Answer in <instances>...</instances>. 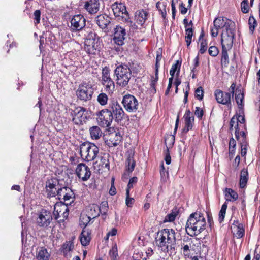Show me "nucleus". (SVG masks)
<instances>
[{"label": "nucleus", "mask_w": 260, "mask_h": 260, "mask_svg": "<svg viewBox=\"0 0 260 260\" xmlns=\"http://www.w3.org/2000/svg\"><path fill=\"white\" fill-rule=\"evenodd\" d=\"M111 8L116 17H121L123 21H128L129 14L124 4L116 2L112 4Z\"/></svg>", "instance_id": "obj_15"}, {"label": "nucleus", "mask_w": 260, "mask_h": 260, "mask_svg": "<svg viewBox=\"0 0 260 260\" xmlns=\"http://www.w3.org/2000/svg\"><path fill=\"white\" fill-rule=\"evenodd\" d=\"M126 30L121 26L117 25L114 29L113 40L114 42L118 46H122L125 39Z\"/></svg>", "instance_id": "obj_19"}, {"label": "nucleus", "mask_w": 260, "mask_h": 260, "mask_svg": "<svg viewBox=\"0 0 260 260\" xmlns=\"http://www.w3.org/2000/svg\"><path fill=\"white\" fill-rule=\"evenodd\" d=\"M236 237L237 238H242L244 235V233H245V230L243 228V225L242 224H238V225H236Z\"/></svg>", "instance_id": "obj_42"}, {"label": "nucleus", "mask_w": 260, "mask_h": 260, "mask_svg": "<svg viewBox=\"0 0 260 260\" xmlns=\"http://www.w3.org/2000/svg\"><path fill=\"white\" fill-rule=\"evenodd\" d=\"M74 248V244L72 241H68L64 243L61 247V252L63 253L64 256H68V253L72 251Z\"/></svg>", "instance_id": "obj_37"}, {"label": "nucleus", "mask_w": 260, "mask_h": 260, "mask_svg": "<svg viewBox=\"0 0 260 260\" xmlns=\"http://www.w3.org/2000/svg\"><path fill=\"white\" fill-rule=\"evenodd\" d=\"M135 166L136 162L134 158V156L129 154L126 160V170L128 172L132 173L134 171Z\"/></svg>", "instance_id": "obj_35"}, {"label": "nucleus", "mask_w": 260, "mask_h": 260, "mask_svg": "<svg viewBox=\"0 0 260 260\" xmlns=\"http://www.w3.org/2000/svg\"><path fill=\"white\" fill-rule=\"evenodd\" d=\"M148 12L146 10L141 9L135 13V19L138 24L142 26L148 18Z\"/></svg>", "instance_id": "obj_26"}, {"label": "nucleus", "mask_w": 260, "mask_h": 260, "mask_svg": "<svg viewBox=\"0 0 260 260\" xmlns=\"http://www.w3.org/2000/svg\"><path fill=\"white\" fill-rule=\"evenodd\" d=\"M84 8L90 14H95L99 10L98 0H89L85 2Z\"/></svg>", "instance_id": "obj_27"}, {"label": "nucleus", "mask_w": 260, "mask_h": 260, "mask_svg": "<svg viewBox=\"0 0 260 260\" xmlns=\"http://www.w3.org/2000/svg\"><path fill=\"white\" fill-rule=\"evenodd\" d=\"M97 121L99 125L103 127H109L113 121L111 113L106 108L96 113Z\"/></svg>", "instance_id": "obj_13"}, {"label": "nucleus", "mask_w": 260, "mask_h": 260, "mask_svg": "<svg viewBox=\"0 0 260 260\" xmlns=\"http://www.w3.org/2000/svg\"><path fill=\"white\" fill-rule=\"evenodd\" d=\"M166 6H167L166 3H163L162 4V9H161V10H159V13L161 14L162 17L164 20L166 19V17L167 16Z\"/></svg>", "instance_id": "obj_59"}, {"label": "nucleus", "mask_w": 260, "mask_h": 260, "mask_svg": "<svg viewBox=\"0 0 260 260\" xmlns=\"http://www.w3.org/2000/svg\"><path fill=\"white\" fill-rule=\"evenodd\" d=\"M236 117V119H237V122H240L241 123H244L245 122V118H244V116L243 115H235Z\"/></svg>", "instance_id": "obj_64"}, {"label": "nucleus", "mask_w": 260, "mask_h": 260, "mask_svg": "<svg viewBox=\"0 0 260 260\" xmlns=\"http://www.w3.org/2000/svg\"><path fill=\"white\" fill-rule=\"evenodd\" d=\"M57 198L61 201L63 200L64 203L71 205L75 200V194L73 190L67 186L60 185L56 192Z\"/></svg>", "instance_id": "obj_9"}, {"label": "nucleus", "mask_w": 260, "mask_h": 260, "mask_svg": "<svg viewBox=\"0 0 260 260\" xmlns=\"http://www.w3.org/2000/svg\"><path fill=\"white\" fill-rule=\"evenodd\" d=\"M169 138H170L171 140L172 141L171 144H170V146H171L174 144L175 138H174V136H170L169 137V138H168V139H165L166 145H167L166 141ZM164 153L165 154V159L166 163L167 164L169 165V164H170L171 163V156H170V153H169V147H168V146L167 145H166V150H165L164 151Z\"/></svg>", "instance_id": "obj_36"}, {"label": "nucleus", "mask_w": 260, "mask_h": 260, "mask_svg": "<svg viewBox=\"0 0 260 260\" xmlns=\"http://www.w3.org/2000/svg\"><path fill=\"white\" fill-rule=\"evenodd\" d=\"M175 232L172 229H164L157 233L156 242L160 250L169 255L175 254L176 238Z\"/></svg>", "instance_id": "obj_1"}, {"label": "nucleus", "mask_w": 260, "mask_h": 260, "mask_svg": "<svg viewBox=\"0 0 260 260\" xmlns=\"http://www.w3.org/2000/svg\"><path fill=\"white\" fill-rule=\"evenodd\" d=\"M214 27L212 28L211 34L213 37H217L218 34V30L222 29V30H227L235 27L234 22L228 19L226 17H219L215 19L213 22Z\"/></svg>", "instance_id": "obj_5"}, {"label": "nucleus", "mask_w": 260, "mask_h": 260, "mask_svg": "<svg viewBox=\"0 0 260 260\" xmlns=\"http://www.w3.org/2000/svg\"><path fill=\"white\" fill-rule=\"evenodd\" d=\"M181 64V62L179 60H177L176 63L172 66L171 70L175 72L177 71L178 73L180 71Z\"/></svg>", "instance_id": "obj_58"}, {"label": "nucleus", "mask_w": 260, "mask_h": 260, "mask_svg": "<svg viewBox=\"0 0 260 260\" xmlns=\"http://www.w3.org/2000/svg\"><path fill=\"white\" fill-rule=\"evenodd\" d=\"M204 114V111L201 108L199 107H196V110L194 111V115L198 118L199 120L202 119L203 116Z\"/></svg>", "instance_id": "obj_50"}, {"label": "nucleus", "mask_w": 260, "mask_h": 260, "mask_svg": "<svg viewBox=\"0 0 260 260\" xmlns=\"http://www.w3.org/2000/svg\"><path fill=\"white\" fill-rule=\"evenodd\" d=\"M206 226V222L203 215L200 212L191 214L185 225L186 233L191 236L202 233Z\"/></svg>", "instance_id": "obj_2"}, {"label": "nucleus", "mask_w": 260, "mask_h": 260, "mask_svg": "<svg viewBox=\"0 0 260 260\" xmlns=\"http://www.w3.org/2000/svg\"><path fill=\"white\" fill-rule=\"evenodd\" d=\"M126 205L128 207H131L134 202V199L129 197V191L128 189H126Z\"/></svg>", "instance_id": "obj_54"}, {"label": "nucleus", "mask_w": 260, "mask_h": 260, "mask_svg": "<svg viewBox=\"0 0 260 260\" xmlns=\"http://www.w3.org/2000/svg\"><path fill=\"white\" fill-rule=\"evenodd\" d=\"M77 176L83 181H87L91 176L90 168L85 164H78L76 169Z\"/></svg>", "instance_id": "obj_21"}, {"label": "nucleus", "mask_w": 260, "mask_h": 260, "mask_svg": "<svg viewBox=\"0 0 260 260\" xmlns=\"http://www.w3.org/2000/svg\"><path fill=\"white\" fill-rule=\"evenodd\" d=\"M179 10H180V13L182 14H186L187 11V9L186 7H185L184 5L183 4V3H181L179 5Z\"/></svg>", "instance_id": "obj_62"}, {"label": "nucleus", "mask_w": 260, "mask_h": 260, "mask_svg": "<svg viewBox=\"0 0 260 260\" xmlns=\"http://www.w3.org/2000/svg\"><path fill=\"white\" fill-rule=\"evenodd\" d=\"M117 230L115 228H113L107 234V239H108L110 236H115L117 234Z\"/></svg>", "instance_id": "obj_63"}, {"label": "nucleus", "mask_w": 260, "mask_h": 260, "mask_svg": "<svg viewBox=\"0 0 260 260\" xmlns=\"http://www.w3.org/2000/svg\"><path fill=\"white\" fill-rule=\"evenodd\" d=\"M71 27L73 30L79 31L85 26L86 19L82 15H74L71 20Z\"/></svg>", "instance_id": "obj_22"}, {"label": "nucleus", "mask_w": 260, "mask_h": 260, "mask_svg": "<svg viewBox=\"0 0 260 260\" xmlns=\"http://www.w3.org/2000/svg\"><path fill=\"white\" fill-rule=\"evenodd\" d=\"M122 137L119 132H115L112 134L110 138L106 141V144L109 147H115L118 145L121 142Z\"/></svg>", "instance_id": "obj_28"}, {"label": "nucleus", "mask_w": 260, "mask_h": 260, "mask_svg": "<svg viewBox=\"0 0 260 260\" xmlns=\"http://www.w3.org/2000/svg\"><path fill=\"white\" fill-rule=\"evenodd\" d=\"M122 104L126 111L129 113L136 112L139 107V102L136 97L129 94L123 96Z\"/></svg>", "instance_id": "obj_11"}, {"label": "nucleus", "mask_w": 260, "mask_h": 260, "mask_svg": "<svg viewBox=\"0 0 260 260\" xmlns=\"http://www.w3.org/2000/svg\"><path fill=\"white\" fill-rule=\"evenodd\" d=\"M101 84L105 88V91L109 94L113 93L115 89V84L110 77V69L105 67L102 69Z\"/></svg>", "instance_id": "obj_8"}, {"label": "nucleus", "mask_w": 260, "mask_h": 260, "mask_svg": "<svg viewBox=\"0 0 260 260\" xmlns=\"http://www.w3.org/2000/svg\"><path fill=\"white\" fill-rule=\"evenodd\" d=\"M100 165L102 168H106L108 170L110 169V163L108 159L105 157H102L100 160Z\"/></svg>", "instance_id": "obj_46"}, {"label": "nucleus", "mask_w": 260, "mask_h": 260, "mask_svg": "<svg viewBox=\"0 0 260 260\" xmlns=\"http://www.w3.org/2000/svg\"><path fill=\"white\" fill-rule=\"evenodd\" d=\"M87 39L85 42V50L90 54H95L99 47V37L94 34V37Z\"/></svg>", "instance_id": "obj_17"}, {"label": "nucleus", "mask_w": 260, "mask_h": 260, "mask_svg": "<svg viewBox=\"0 0 260 260\" xmlns=\"http://www.w3.org/2000/svg\"><path fill=\"white\" fill-rule=\"evenodd\" d=\"M183 118L185 121V126L182 129V133L186 134L192 128L194 118L189 109L186 110Z\"/></svg>", "instance_id": "obj_24"}, {"label": "nucleus", "mask_w": 260, "mask_h": 260, "mask_svg": "<svg viewBox=\"0 0 260 260\" xmlns=\"http://www.w3.org/2000/svg\"><path fill=\"white\" fill-rule=\"evenodd\" d=\"M108 96L106 93L101 92L97 97V101L101 106H105L107 104Z\"/></svg>", "instance_id": "obj_39"}, {"label": "nucleus", "mask_w": 260, "mask_h": 260, "mask_svg": "<svg viewBox=\"0 0 260 260\" xmlns=\"http://www.w3.org/2000/svg\"><path fill=\"white\" fill-rule=\"evenodd\" d=\"M114 74L118 85L121 87L127 86L132 78V71L127 65L124 64L117 66L114 70Z\"/></svg>", "instance_id": "obj_4"}, {"label": "nucleus", "mask_w": 260, "mask_h": 260, "mask_svg": "<svg viewBox=\"0 0 260 260\" xmlns=\"http://www.w3.org/2000/svg\"><path fill=\"white\" fill-rule=\"evenodd\" d=\"M177 212L172 211V212L171 213L168 214L165 217L164 221L165 222H172V221H173L175 220V218H176V217L177 216Z\"/></svg>", "instance_id": "obj_47"}, {"label": "nucleus", "mask_w": 260, "mask_h": 260, "mask_svg": "<svg viewBox=\"0 0 260 260\" xmlns=\"http://www.w3.org/2000/svg\"><path fill=\"white\" fill-rule=\"evenodd\" d=\"M248 24L249 25V30L252 33L253 32L255 27H256L257 23L256 21L253 16H251L249 18Z\"/></svg>", "instance_id": "obj_44"}, {"label": "nucleus", "mask_w": 260, "mask_h": 260, "mask_svg": "<svg viewBox=\"0 0 260 260\" xmlns=\"http://www.w3.org/2000/svg\"><path fill=\"white\" fill-rule=\"evenodd\" d=\"M207 49V43L206 40L202 39L201 41L200 53L203 54L205 52Z\"/></svg>", "instance_id": "obj_51"}, {"label": "nucleus", "mask_w": 260, "mask_h": 260, "mask_svg": "<svg viewBox=\"0 0 260 260\" xmlns=\"http://www.w3.org/2000/svg\"><path fill=\"white\" fill-rule=\"evenodd\" d=\"M67 203H62L61 201L60 203H56L54 207L53 216L55 220L58 219L60 217L62 216V219H60L59 222H63L69 216V208Z\"/></svg>", "instance_id": "obj_12"}, {"label": "nucleus", "mask_w": 260, "mask_h": 260, "mask_svg": "<svg viewBox=\"0 0 260 260\" xmlns=\"http://www.w3.org/2000/svg\"><path fill=\"white\" fill-rule=\"evenodd\" d=\"M160 174L161 175V180L163 181H166L167 178H168L169 173L168 171H166L165 170L163 163H162L161 165V170L160 171Z\"/></svg>", "instance_id": "obj_48"}, {"label": "nucleus", "mask_w": 260, "mask_h": 260, "mask_svg": "<svg viewBox=\"0 0 260 260\" xmlns=\"http://www.w3.org/2000/svg\"><path fill=\"white\" fill-rule=\"evenodd\" d=\"M94 92L91 85L84 82L80 84L76 91V95L78 99L83 101H88L91 100Z\"/></svg>", "instance_id": "obj_7"}, {"label": "nucleus", "mask_w": 260, "mask_h": 260, "mask_svg": "<svg viewBox=\"0 0 260 260\" xmlns=\"http://www.w3.org/2000/svg\"><path fill=\"white\" fill-rule=\"evenodd\" d=\"M230 49H222L221 56V64L224 66H226L229 63V59L228 53V50Z\"/></svg>", "instance_id": "obj_41"}, {"label": "nucleus", "mask_w": 260, "mask_h": 260, "mask_svg": "<svg viewBox=\"0 0 260 260\" xmlns=\"http://www.w3.org/2000/svg\"><path fill=\"white\" fill-rule=\"evenodd\" d=\"M243 99H244V93L240 92L238 94H235V100L237 105L239 106V108H242L243 106Z\"/></svg>", "instance_id": "obj_43"}, {"label": "nucleus", "mask_w": 260, "mask_h": 260, "mask_svg": "<svg viewBox=\"0 0 260 260\" xmlns=\"http://www.w3.org/2000/svg\"><path fill=\"white\" fill-rule=\"evenodd\" d=\"M52 217L51 213L46 210H43L37 219V223L40 227H47L50 224Z\"/></svg>", "instance_id": "obj_20"}, {"label": "nucleus", "mask_w": 260, "mask_h": 260, "mask_svg": "<svg viewBox=\"0 0 260 260\" xmlns=\"http://www.w3.org/2000/svg\"><path fill=\"white\" fill-rule=\"evenodd\" d=\"M225 196L227 201H235L238 197L237 193L231 188H226L225 189Z\"/></svg>", "instance_id": "obj_32"}, {"label": "nucleus", "mask_w": 260, "mask_h": 260, "mask_svg": "<svg viewBox=\"0 0 260 260\" xmlns=\"http://www.w3.org/2000/svg\"><path fill=\"white\" fill-rule=\"evenodd\" d=\"M41 11L39 10H36L34 13V19L35 20V24L36 25L40 22Z\"/></svg>", "instance_id": "obj_53"}, {"label": "nucleus", "mask_w": 260, "mask_h": 260, "mask_svg": "<svg viewBox=\"0 0 260 260\" xmlns=\"http://www.w3.org/2000/svg\"><path fill=\"white\" fill-rule=\"evenodd\" d=\"M92 139L98 140L102 136L103 133L100 128L98 126H93L89 129Z\"/></svg>", "instance_id": "obj_33"}, {"label": "nucleus", "mask_w": 260, "mask_h": 260, "mask_svg": "<svg viewBox=\"0 0 260 260\" xmlns=\"http://www.w3.org/2000/svg\"><path fill=\"white\" fill-rule=\"evenodd\" d=\"M209 54L213 57L216 56L219 53L218 48L216 46H211L208 50Z\"/></svg>", "instance_id": "obj_52"}, {"label": "nucleus", "mask_w": 260, "mask_h": 260, "mask_svg": "<svg viewBox=\"0 0 260 260\" xmlns=\"http://www.w3.org/2000/svg\"><path fill=\"white\" fill-rule=\"evenodd\" d=\"M59 180L55 178L48 179L46 182V189L48 197L56 196V192L60 186Z\"/></svg>", "instance_id": "obj_16"}, {"label": "nucleus", "mask_w": 260, "mask_h": 260, "mask_svg": "<svg viewBox=\"0 0 260 260\" xmlns=\"http://www.w3.org/2000/svg\"><path fill=\"white\" fill-rule=\"evenodd\" d=\"M99 208L100 213L105 214L108 210V202L105 201L102 202Z\"/></svg>", "instance_id": "obj_45"}, {"label": "nucleus", "mask_w": 260, "mask_h": 260, "mask_svg": "<svg viewBox=\"0 0 260 260\" xmlns=\"http://www.w3.org/2000/svg\"><path fill=\"white\" fill-rule=\"evenodd\" d=\"M228 208V203L226 202H225L221 207V208L219 211V217H218V220L220 223H221L224 220L225 213H226V210Z\"/></svg>", "instance_id": "obj_40"}, {"label": "nucleus", "mask_w": 260, "mask_h": 260, "mask_svg": "<svg viewBox=\"0 0 260 260\" xmlns=\"http://www.w3.org/2000/svg\"><path fill=\"white\" fill-rule=\"evenodd\" d=\"M89 208H90V211H88V218L93 219L100 215V211H99L100 209L98 205L92 204L89 206Z\"/></svg>", "instance_id": "obj_34"}, {"label": "nucleus", "mask_w": 260, "mask_h": 260, "mask_svg": "<svg viewBox=\"0 0 260 260\" xmlns=\"http://www.w3.org/2000/svg\"><path fill=\"white\" fill-rule=\"evenodd\" d=\"M185 42L186 43L187 46L188 47L191 42L192 37L193 36L192 27H186V28H185Z\"/></svg>", "instance_id": "obj_38"}, {"label": "nucleus", "mask_w": 260, "mask_h": 260, "mask_svg": "<svg viewBox=\"0 0 260 260\" xmlns=\"http://www.w3.org/2000/svg\"><path fill=\"white\" fill-rule=\"evenodd\" d=\"M236 83L233 82L231 85L230 86V88H229V92L231 94V97L232 98H233L234 92H235V89L236 87Z\"/></svg>", "instance_id": "obj_61"}, {"label": "nucleus", "mask_w": 260, "mask_h": 260, "mask_svg": "<svg viewBox=\"0 0 260 260\" xmlns=\"http://www.w3.org/2000/svg\"><path fill=\"white\" fill-rule=\"evenodd\" d=\"M50 254L44 247H38L37 249L36 257L38 260H48Z\"/></svg>", "instance_id": "obj_31"}, {"label": "nucleus", "mask_w": 260, "mask_h": 260, "mask_svg": "<svg viewBox=\"0 0 260 260\" xmlns=\"http://www.w3.org/2000/svg\"><path fill=\"white\" fill-rule=\"evenodd\" d=\"M138 181V178L137 177H133L132 178H131L129 180L128 185H127V188L126 189H128L129 191V189L131 188H132L134 186V185Z\"/></svg>", "instance_id": "obj_57"}, {"label": "nucleus", "mask_w": 260, "mask_h": 260, "mask_svg": "<svg viewBox=\"0 0 260 260\" xmlns=\"http://www.w3.org/2000/svg\"><path fill=\"white\" fill-rule=\"evenodd\" d=\"M235 27L227 30H222L221 34V44L222 49H231L233 44L235 36Z\"/></svg>", "instance_id": "obj_14"}, {"label": "nucleus", "mask_w": 260, "mask_h": 260, "mask_svg": "<svg viewBox=\"0 0 260 260\" xmlns=\"http://www.w3.org/2000/svg\"><path fill=\"white\" fill-rule=\"evenodd\" d=\"M214 96L217 103L222 105L231 106V94L224 92L220 89H216L214 91Z\"/></svg>", "instance_id": "obj_18"}, {"label": "nucleus", "mask_w": 260, "mask_h": 260, "mask_svg": "<svg viewBox=\"0 0 260 260\" xmlns=\"http://www.w3.org/2000/svg\"><path fill=\"white\" fill-rule=\"evenodd\" d=\"M96 24L104 31H108V26L111 23V18L107 15H100L95 18Z\"/></svg>", "instance_id": "obj_25"}, {"label": "nucleus", "mask_w": 260, "mask_h": 260, "mask_svg": "<svg viewBox=\"0 0 260 260\" xmlns=\"http://www.w3.org/2000/svg\"><path fill=\"white\" fill-rule=\"evenodd\" d=\"M204 96V90L201 86L198 87L195 91V96L199 100H202Z\"/></svg>", "instance_id": "obj_49"}, {"label": "nucleus", "mask_w": 260, "mask_h": 260, "mask_svg": "<svg viewBox=\"0 0 260 260\" xmlns=\"http://www.w3.org/2000/svg\"><path fill=\"white\" fill-rule=\"evenodd\" d=\"M91 240L90 232L88 229H84L80 235V241L83 246L89 244Z\"/></svg>", "instance_id": "obj_30"}, {"label": "nucleus", "mask_w": 260, "mask_h": 260, "mask_svg": "<svg viewBox=\"0 0 260 260\" xmlns=\"http://www.w3.org/2000/svg\"><path fill=\"white\" fill-rule=\"evenodd\" d=\"M80 154L82 159L87 162L94 160L99 152V148L94 144L86 141L80 145Z\"/></svg>", "instance_id": "obj_3"}, {"label": "nucleus", "mask_w": 260, "mask_h": 260, "mask_svg": "<svg viewBox=\"0 0 260 260\" xmlns=\"http://www.w3.org/2000/svg\"><path fill=\"white\" fill-rule=\"evenodd\" d=\"M237 123L236 116H234L230 120V131L233 130V127Z\"/></svg>", "instance_id": "obj_60"}, {"label": "nucleus", "mask_w": 260, "mask_h": 260, "mask_svg": "<svg viewBox=\"0 0 260 260\" xmlns=\"http://www.w3.org/2000/svg\"><path fill=\"white\" fill-rule=\"evenodd\" d=\"M71 115L73 116V122L77 125L83 124L90 118L88 111L83 107L76 108L75 110L72 111Z\"/></svg>", "instance_id": "obj_6"}, {"label": "nucleus", "mask_w": 260, "mask_h": 260, "mask_svg": "<svg viewBox=\"0 0 260 260\" xmlns=\"http://www.w3.org/2000/svg\"><path fill=\"white\" fill-rule=\"evenodd\" d=\"M248 180V172L247 169L243 168L240 173L239 186L241 188H244L246 186Z\"/></svg>", "instance_id": "obj_29"}, {"label": "nucleus", "mask_w": 260, "mask_h": 260, "mask_svg": "<svg viewBox=\"0 0 260 260\" xmlns=\"http://www.w3.org/2000/svg\"><path fill=\"white\" fill-rule=\"evenodd\" d=\"M241 11L243 13H247L249 11L248 1H242L241 3Z\"/></svg>", "instance_id": "obj_56"}, {"label": "nucleus", "mask_w": 260, "mask_h": 260, "mask_svg": "<svg viewBox=\"0 0 260 260\" xmlns=\"http://www.w3.org/2000/svg\"><path fill=\"white\" fill-rule=\"evenodd\" d=\"M194 245L192 239L188 237H184L181 242V250L185 257H189L190 255V251L192 249V246Z\"/></svg>", "instance_id": "obj_23"}, {"label": "nucleus", "mask_w": 260, "mask_h": 260, "mask_svg": "<svg viewBox=\"0 0 260 260\" xmlns=\"http://www.w3.org/2000/svg\"><path fill=\"white\" fill-rule=\"evenodd\" d=\"M158 80V75L155 74V77H153V79L151 81L150 86L151 88L153 90V92L155 93L156 92V84Z\"/></svg>", "instance_id": "obj_55"}, {"label": "nucleus", "mask_w": 260, "mask_h": 260, "mask_svg": "<svg viewBox=\"0 0 260 260\" xmlns=\"http://www.w3.org/2000/svg\"><path fill=\"white\" fill-rule=\"evenodd\" d=\"M111 113L113 119L115 118L117 122L121 121L124 116V112L117 101H111L106 108Z\"/></svg>", "instance_id": "obj_10"}]
</instances>
